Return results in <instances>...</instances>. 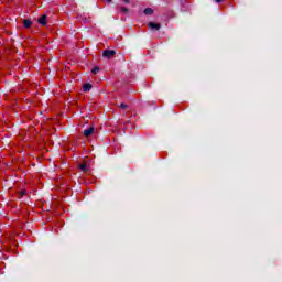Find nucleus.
<instances>
[{
	"label": "nucleus",
	"instance_id": "obj_1",
	"mask_svg": "<svg viewBox=\"0 0 282 282\" xmlns=\"http://www.w3.org/2000/svg\"><path fill=\"white\" fill-rule=\"evenodd\" d=\"M102 56L105 58H111V57L116 56V51H113V50H105L104 53H102Z\"/></svg>",
	"mask_w": 282,
	"mask_h": 282
},
{
	"label": "nucleus",
	"instance_id": "obj_2",
	"mask_svg": "<svg viewBox=\"0 0 282 282\" xmlns=\"http://www.w3.org/2000/svg\"><path fill=\"white\" fill-rule=\"evenodd\" d=\"M94 131H96V129L94 127H90V128L84 130L85 138H89V135H94Z\"/></svg>",
	"mask_w": 282,
	"mask_h": 282
},
{
	"label": "nucleus",
	"instance_id": "obj_3",
	"mask_svg": "<svg viewBox=\"0 0 282 282\" xmlns=\"http://www.w3.org/2000/svg\"><path fill=\"white\" fill-rule=\"evenodd\" d=\"M37 23H40V25H47V15H41Z\"/></svg>",
	"mask_w": 282,
	"mask_h": 282
},
{
	"label": "nucleus",
	"instance_id": "obj_4",
	"mask_svg": "<svg viewBox=\"0 0 282 282\" xmlns=\"http://www.w3.org/2000/svg\"><path fill=\"white\" fill-rule=\"evenodd\" d=\"M149 28H150L151 30H160V23L150 22V23H149Z\"/></svg>",
	"mask_w": 282,
	"mask_h": 282
},
{
	"label": "nucleus",
	"instance_id": "obj_5",
	"mask_svg": "<svg viewBox=\"0 0 282 282\" xmlns=\"http://www.w3.org/2000/svg\"><path fill=\"white\" fill-rule=\"evenodd\" d=\"M79 169H80V171H84V173L89 171V167H87L86 163L80 164Z\"/></svg>",
	"mask_w": 282,
	"mask_h": 282
},
{
	"label": "nucleus",
	"instance_id": "obj_6",
	"mask_svg": "<svg viewBox=\"0 0 282 282\" xmlns=\"http://www.w3.org/2000/svg\"><path fill=\"white\" fill-rule=\"evenodd\" d=\"M84 91H89L91 89V84H84Z\"/></svg>",
	"mask_w": 282,
	"mask_h": 282
},
{
	"label": "nucleus",
	"instance_id": "obj_7",
	"mask_svg": "<svg viewBox=\"0 0 282 282\" xmlns=\"http://www.w3.org/2000/svg\"><path fill=\"white\" fill-rule=\"evenodd\" d=\"M144 14H153V9H151V8H147V9H144Z\"/></svg>",
	"mask_w": 282,
	"mask_h": 282
},
{
	"label": "nucleus",
	"instance_id": "obj_8",
	"mask_svg": "<svg viewBox=\"0 0 282 282\" xmlns=\"http://www.w3.org/2000/svg\"><path fill=\"white\" fill-rule=\"evenodd\" d=\"M32 21L30 20H24V28H31Z\"/></svg>",
	"mask_w": 282,
	"mask_h": 282
},
{
	"label": "nucleus",
	"instance_id": "obj_9",
	"mask_svg": "<svg viewBox=\"0 0 282 282\" xmlns=\"http://www.w3.org/2000/svg\"><path fill=\"white\" fill-rule=\"evenodd\" d=\"M100 72V67L96 66L91 69V74H97Z\"/></svg>",
	"mask_w": 282,
	"mask_h": 282
},
{
	"label": "nucleus",
	"instance_id": "obj_10",
	"mask_svg": "<svg viewBox=\"0 0 282 282\" xmlns=\"http://www.w3.org/2000/svg\"><path fill=\"white\" fill-rule=\"evenodd\" d=\"M127 12H129V9L128 8H121V10H120V13L121 14H127Z\"/></svg>",
	"mask_w": 282,
	"mask_h": 282
},
{
	"label": "nucleus",
	"instance_id": "obj_11",
	"mask_svg": "<svg viewBox=\"0 0 282 282\" xmlns=\"http://www.w3.org/2000/svg\"><path fill=\"white\" fill-rule=\"evenodd\" d=\"M120 108H121V109H127V105L121 104V105H120Z\"/></svg>",
	"mask_w": 282,
	"mask_h": 282
},
{
	"label": "nucleus",
	"instance_id": "obj_12",
	"mask_svg": "<svg viewBox=\"0 0 282 282\" xmlns=\"http://www.w3.org/2000/svg\"><path fill=\"white\" fill-rule=\"evenodd\" d=\"M216 1V3H221V1H224V0H215Z\"/></svg>",
	"mask_w": 282,
	"mask_h": 282
},
{
	"label": "nucleus",
	"instance_id": "obj_13",
	"mask_svg": "<svg viewBox=\"0 0 282 282\" xmlns=\"http://www.w3.org/2000/svg\"><path fill=\"white\" fill-rule=\"evenodd\" d=\"M123 3H129V0H123Z\"/></svg>",
	"mask_w": 282,
	"mask_h": 282
},
{
	"label": "nucleus",
	"instance_id": "obj_14",
	"mask_svg": "<svg viewBox=\"0 0 282 282\" xmlns=\"http://www.w3.org/2000/svg\"><path fill=\"white\" fill-rule=\"evenodd\" d=\"M21 195H25V191H22V192H21Z\"/></svg>",
	"mask_w": 282,
	"mask_h": 282
},
{
	"label": "nucleus",
	"instance_id": "obj_15",
	"mask_svg": "<svg viewBox=\"0 0 282 282\" xmlns=\"http://www.w3.org/2000/svg\"><path fill=\"white\" fill-rule=\"evenodd\" d=\"M107 1V3H111V0H106Z\"/></svg>",
	"mask_w": 282,
	"mask_h": 282
}]
</instances>
